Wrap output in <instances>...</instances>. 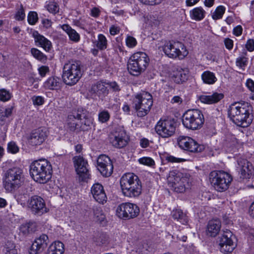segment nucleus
<instances>
[{"mask_svg": "<svg viewBox=\"0 0 254 254\" xmlns=\"http://www.w3.org/2000/svg\"><path fill=\"white\" fill-rule=\"evenodd\" d=\"M252 106L247 102H237L231 104L228 111L230 119L238 126L248 127L252 122Z\"/></svg>", "mask_w": 254, "mask_h": 254, "instance_id": "1", "label": "nucleus"}, {"mask_svg": "<svg viewBox=\"0 0 254 254\" xmlns=\"http://www.w3.org/2000/svg\"><path fill=\"white\" fill-rule=\"evenodd\" d=\"M120 187L123 195L129 198H137L142 193L141 182L134 173L123 175L120 179Z\"/></svg>", "mask_w": 254, "mask_h": 254, "instance_id": "2", "label": "nucleus"}, {"mask_svg": "<svg viewBox=\"0 0 254 254\" xmlns=\"http://www.w3.org/2000/svg\"><path fill=\"white\" fill-rule=\"evenodd\" d=\"M52 167L45 159L33 162L30 166V174L34 181L40 184H45L51 178Z\"/></svg>", "mask_w": 254, "mask_h": 254, "instance_id": "3", "label": "nucleus"}, {"mask_svg": "<svg viewBox=\"0 0 254 254\" xmlns=\"http://www.w3.org/2000/svg\"><path fill=\"white\" fill-rule=\"evenodd\" d=\"M167 180L169 186L177 192L183 193L190 186V175L185 172L176 170L170 171Z\"/></svg>", "mask_w": 254, "mask_h": 254, "instance_id": "4", "label": "nucleus"}, {"mask_svg": "<svg viewBox=\"0 0 254 254\" xmlns=\"http://www.w3.org/2000/svg\"><path fill=\"white\" fill-rule=\"evenodd\" d=\"M23 182V172L18 167L8 169L4 172L2 177L3 187L9 192L19 188Z\"/></svg>", "mask_w": 254, "mask_h": 254, "instance_id": "5", "label": "nucleus"}, {"mask_svg": "<svg viewBox=\"0 0 254 254\" xmlns=\"http://www.w3.org/2000/svg\"><path fill=\"white\" fill-rule=\"evenodd\" d=\"M149 63V57L145 53L136 52L132 54L129 58L127 64V68L130 74L137 76L146 70Z\"/></svg>", "mask_w": 254, "mask_h": 254, "instance_id": "6", "label": "nucleus"}, {"mask_svg": "<svg viewBox=\"0 0 254 254\" xmlns=\"http://www.w3.org/2000/svg\"><path fill=\"white\" fill-rule=\"evenodd\" d=\"M81 64L77 62H68L63 67V79L68 85L75 84L82 76Z\"/></svg>", "mask_w": 254, "mask_h": 254, "instance_id": "7", "label": "nucleus"}, {"mask_svg": "<svg viewBox=\"0 0 254 254\" xmlns=\"http://www.w3.org/2000/svg\"><path fill=\"white\" fill-rule=\"evenodd\" d=\"M133 104L138 117L146 116L153 105L152 95L148 92L142 91L135 95Z\"/></svg>", "mask_w": 254, "mask_h": 254, "instance_id": "8", "label": "nucleus"}, {"mask_svg": "<svg viewBox=\"0 0 254 254\" xmlns=\"http://www.w3.org/2000/svg\"><path fill=\"white\" fill-rule=\"evenodd\" d=\"M204 122V118L202 112L197 109L187 111L182 117V123L184 126L192 130L199 129Z\"/></svg>", "mask_w": 254, "mask_h": 254, "instance_id": "9", "label": "nucleus"}, {"mask_svg": "<svg viewBox=\"0 0 254 254\" xmlns=\"http://www.w3.org/2000/svg\"><path fill=\"white\" fill-rule=\"evenodd\" d=\"M209 179L214 189L220 192L227 190L233 180L230 174L223 171L211 172Z\"/></svg>", "mask_w": 254, "mask_h": 254, "instance_id": "10", "label": "nucleus"}, {"mask_svg": "<svg viewBox=\"0 0 254 254\" xmlns=\"http://www.w3.org/2000/svg\"><path fill=\"white\" fill-rule=\"evenodd\" d=\"M163 51L168 57L180 60L184 59L189 54L186 47L180 42L165 43L163 47Z\"/></svg>", "mask_w": 254, "mask_h": 254, "instance_id": "11", "label": "nucleus"}, {"mask_svg": "<svg viewBox=\"0 0 254 254\" xmlns=\"http://www.w3.org/2000/svg\"><path fill=\"white\" fill-rule=\"evenodd\" d=\"M139 212V207L136 204L131 202L122 203L118 206L116 209L118 216L125 220L136 218Z\"/></svg>", "mask_w": 254, "mask_h": 254, "instance_id": "12", "label": "nucleus"}, {"mask_svg": "<svg viewBox=\"0 0 254 254\" xmlns=\"http://www.w3.org/2000/svg\"><path fill=\"white\" fill-rule=\"evenodd\" d=\"M176 127L174 121L170 119L162 118L155 126L157 133L163 138L172 136L175 132Z\"/></svg>", "mask_w": 254, "mask_h": 254, "instance_id": "13", "label": "nucleus"}, {"mask_svg": "<svg viewBox=\"0 0 254 254\" xmlns=\"http://www.w3.org/2000/svg\"><path fill=\"white\" fill-rule=\"evenodd\" d=\"M178 144L182 149L191 153L201 152L204 149L203 145L187 136H180L177 139Z\"/></svg>", "mask_w": 254, "mask_h": 254, "instance_id": "14", "label": "nucleus"}, {"mask_svg": "<svg viewBox=\"0 0 254 254\" xmlns=\"http://www.w3.org/2000/svg\"><path fill=\"white\" fill-rule=\"evenodd\" d=\"M234 238V236L230 230L227 229L224 231L221 236L219 237L220 251L224 254L231 253L235 248Z\"/></svg>", "mask_w": 254, "mask_h": 254, "instance_id": "15", "label": "nucleus"}, {"mask_svg": "<svg viewBox=\"0 0 254 254\" xmlns=\"http://www.w3.org/2000/svg\"><path fill=\"white\" fill-rule=\"evenodd\" d=\"M236 168L241 179H249L254 175V167L252 164L246 159H238Z\"/></svg>", "mask_w": 254, "mask_h": 254, "instance_id": "16", "label": "nucleus"}, {"mask_svg": "<svg viewBox=\"0 0 254 254\" xmlns=\"http://www.w3.org/2000/svg\"><path fill=\"white\" fill-rule=\"evenodd\" d=\"M73 162L77 174L79 176V180L85 181L89 178L88 164L82 156H75L73 158Z\"/></svg>", "mask_w": 254, "mask_h": 254, "instance_id": "17", "label": "nucleus"}, {"mask_svg": "<svg viewBox=\"0 0 254 254\" xmlns=\"http://www.w3.org/2000/svg\"><path fill=\"white\" fill-rule=\"evenodd\" d=\"M28 208L35 214H42L48 212L44 200L40 196L34 195L27 201Z\"/></svg>", "mask_w": 254, "mask_h": 254, "instance_id": "18", "label": "nucleus"}, {"mask_svg": "<svg viewBox=\"0 0 254 254\" xmlns=\"http://www.w3.org/2000/svg\"><path fill=\"white\" fill-rule=\"evenodd\" d=\"M97 169L105 177L110 176L113 171V165L109 157L105 155L99 156L97 161Z\"/></svg>", "mask_w": 254, "mask_h": 254, "instance_id": "19", "label": "nucleus"}, {"mask_svg": "<svg viewBox=\"0 0 254 254\" xmlns=\"http://www.w3.org/2000/svg\"><path fill=\"white\" fill-rule=\"evenodd\" d=\"M47 134L45 129L38 128L33 130L28 138V142L32 146L41 145L47 138Z\"/></svg>", "mask_w": 254, "mask_h": 254, "instance_id": "20", "label": "nucleus"}, {"mask_svg": "<svg viewBox=\"0 0 254 254\" xmlns=\"http://www.w3.org/2000/svg\"><path fill=\"white\" fill-rule=\"evenodd\" d=\"M48 237L42 234L35 239L30 249V254H37L42 252L48 244Z\"/></svg>", "mask_w": 254, "mask_h": 254, "instance_id": "21", "label": "nucleus"}, {"mask_svg": "<svg viewBox=\"0 0 254 254\" xmlns=\"http://www.w3.org/2000/svg\"><path fill=\"white\" fill-rule=\"evenodd\" d=\"M80 119H81V115L79 114V110L72 112L68 115L65 127L70 131H79Z\"/></svg>", "mask_w": 254, "mask_h": 254, "instance_id": "22", "label": "nucleus"}, {"mask_svg": "<svg viewBox=\"0 0 254 254\" xmlns=\"http://www.w3.org/2000/svg\"><path fill=\"white\" fill-rule=\"evenodd\" d=\"M91 193L95 201L101 204L107 201V197L103 186L99 183L94 184L91 188Z\"/></svg>", "mask_w": 254, "mask_h": 254, "instance_id": "23", "label": "nucleus"}, {"mask_svg": "<svg viewBox=\"0 0 254 254\" xmlns=\"http://www.w3.org/2000/svg\"><path fill=\"white\" fill-rule=\"evenodd\" d=\"M110 141L114 147L120 148L124 147L127 143V136L123 131L111 134Z\"/></svg>", "mask_w": 254, "mask_h": 254, "instance_id": "24", "label": "nucleus"}, {"mask_svg": "<svg viewBox=\"0 0 254 254\" xmlns=\"http://www.w3.org/2000/svg\"><path fill=\"white\" fill-rule=\"evenodd\" d=\"M32 35L36 46L42 47L47 52L51 49L52 47L51 42L39 33L37 31H33Z\"/></svg>", "mask_w": 254, "mask_h": 254, "instance_id": "25", "label": "nucleus"}, {"mask_svg": "<svg viewBox=\"0 0 254 254\" xmlns=\"http://www.w3.org/2000/svg\"><path fill=\"white\" fill-rule=\"evenodd\" d=\"M81 119L79 121V131L88 130L93 124L94 119L86 111L79 110Z\"/></svg>", "mask_w": 254, "mask_h": 254, "instance_id": "26", "label": "nucleus"}, {"mask_svg": "<svg viewBox=\"0 0 254 254\" xmlns=\"http://www.w3.org/2000/svg\"><path fill=\"white\" fill-rule=\"evenodd\" d=\"M188 71L182 68H177L174 70L171 74V79L175 83H182L188 80Z\"/></svg>", "mask_w": 254, "mask_h": 254, "instance_id": "27", "label": "nucleus"}, {"mask_svg": "<svg viewBox=\"0 0 254 254\" xmlns=\"http://www.w3.org/2000/svg\"><path fill=\"white\" fill-rule=\"evenodd\" d=\"M221 227V223L218 219H212L208 222L206 233L207 235L215 237L219 233Z\"/></svg>", "mask_w": 254, "mask_h": 254, "instance_id": "28", "label": "nucleus"}, {"mask_svg": "<svg viewBox=\"0 0 254 254\" xmlns=\"http://www.w3.org/2000/svg\"><path fill=\"white\" fill-rule=\"evenodd\" d=\"M62 81L60 78L56 76L49 77L44 83L43 86L48 90H58L62 86Z\"/></svg>", "mask_w": 254, "mask_h": 254, "instance_id": "29", "label": "nucleus"}, {"mask_svg": "<svg viewBox=\"0 0 254 254\" xmlns=\"http://www.w3.org/2000/svg\"><path fill=\"white\" fill-rule=\"evenodd\" d=\"M223 97L222 94L215 92L212 95H202L199 96V99L202 103L212 104L219 102Z\"/></svg>", "mask_w": 254, "mask_h": 254, "instance_id": "30", "label": "nucleus"}, {"mask_svg": "<svg viewBox=\"0 0 254 254\" xmlns=\"http://www.w3.org/2000/svg\"><path fill=\"white\" fill-rule=\"evenodd\" d=\"M108 91L105 83L100 81L93 84L90 89L91 93L96 94L98 96L107 94Z\"/></svg>", "mask_w": 254, "mask_h": 254, "instance_id": "31", "label": "nucleus"}, {"mask_svg": "<svg viewBox=\"0 0 254 254\" xmlns=\"http://www.w3.org/2000/svg\"><path fill=\"white\" fill-rule=\"evenodd\" d=\"M61 28L68 35L69 39L74 42L79 41L80 35L68 24H63L61 26Z\"/></svg>", "mask_w": 254, "mask_h": 254, "instance_id": "32", "label": "nucleus"}, {"mask_svg": "<svg viewBox=\"0 0 254 254\" xmlns=\"http://www.w3.org/2000/svg\"><path fill=\"white\" fill-rule=\"evenodd\" d=\"M64 252V244L60 241H56L48 248L47 254H63Z\"/></svg>", "mask_w": 254, "mask_h": 254, "instance_id": "33", "label": "nucleus"}, {"mask_svg": "<svg viewBox=\"0 0 254 254\" xmlns=\"http://www.w3.org/2000/svg\"><path fill=\"white\" fill-rule=\"evenodd\" d=\"M203 83L208 85H213L217 80L215 74L209 70L203 71L201 75Z\"/></svg>", "mask_w": 254, "mask_h": 254, "instance_id": "34", "label": "nucleus"}, {"mask_svg": "<svg viewBox=\"0 0 254 254\" xmlns=\"http://www.w3.org/2000/svg\"><path fill=\"white\" fill-rule=\"evenodd\" d=\"M205 14V11L201 6L195 7L190 12V18L195 21L202 20L204 18Z\"/></svg>", "mask_w": 254, "mask_h": 254, "instance_id": "35", "label": "nucleus"}, {"mask_svg": "<svg viewBox=\"0 0 254 254\" xmlns=\"http://www.w3.org/2000/svg\"><path fill=\"white\" fill-rule=\"evenodd\" d=\"M19 229L20 233L27 235L35 230L36 224L33 222H26L20 226Z\"/></svg>", "mask_w": 254, "mask_h": 254, "instance_id": "36", "label": "nucleus"}, {"mask_svg": "<svg viewBox=\"0 0 254 254\" xmlns=\"http://www.w3.org/2000/svg\"><path fill=\"white\" fill-rule=\"evenodd\" d=\"M172 216L174 219L177 220L183 224H186L188 219L186 214L180 209H175L172 211Z\"/></svg>", "mask_w": 254, "mask_h": 254, "instance_id": "37", "label": "nucleus"}, {"mask_svg": "<svg viewBox=\"0 0 254 254\" xmlns=\"http://www.w3.org/2000/svg\"><path fill=\"white\" fill-rule=\"evenodd\" d=\"M94 44L99 50H104L107 47V40L104 35L100 34L98 35V39Z\"/></svg>", "mask_w": 254, "mask_h": 254, "instance_id": "38", "label": "nucleus"}, {"mask_svg": "<svg viewBox=\"0 0 254 254\" xmlns=\"http://www.w3.org/2000/svg\"><path fill=\"white\" fill-rule=\"evenodd\" d=\"M31 54L35 59L42 62L45 63L47 60V56L36 48H32Z\"/></svg>", "mask_w": 254, "mask_h": 254, "instance_id": "39", "label": "nucleus"}, {"mask_svg": "<svg viewBox=\"0 0 254 254\" xmlns=\"http://www.w3.org/2000/svg\"><path fill=\"white\" fill-rule=\"evenodd\" d=\"M110 118V114L108 111L106 110H100L98 115V121L102 123H106L109 121Z\"/></svg>", "mask_w": 254, "mask_h": 254, "instance_id": "40", "label": "nucleus"}, {"mask_svg": "<svg viewBox=\"0 0 254 254\" xmlns=\"http://www.w3.org/2000/svg\"><path fill=\"white\" fill-rule=\"evenodd\" d=\"M3 251L4 254H17V251L15 249V246L11 242H7L5 244Z\"/></svg>", "mask_w": 254, "mask_h": 254, "instance_id": "41", "label": "nucleus"}, {"mask_svg": "<svg viewBox=\"0 0 254 254\" xmlns=\"http://www.w3.org/2000/svg\"><path fill=\"white\" fill-rule=\"evenodd\" d=\"M225 11V7L224 6H218L212 14V17L214 20L221 19Z\"/></svg>", "mask_w": 254, "mask_h": 254, "instance_id": "42", "label": "nucleus"}, {"mask_svg": "<svg viewBox=\"0 0 254 254\" xmlns=\"http://www.w3.org/2000/svg\"><path fill=\"white\" fill-rule=\"evenodd\" d=\"M248 62V58L245 56H241L236 59V63L237 66L244 70L247 65Z\"/></svg>", "mask_w": 254, "mask_h": 254, "instance_id": "43", "label": "nucleus"}, {"mask_svg": "<svg viewBox=\"0 0 254 254\" xmlns=\"http://www.w3.org/2000/svg\"><path fill=\"white\" fill-rule=\"evenodd\" d=\"M11 93L7 90L2 88L0 89V100L2 102H6L11 98Z\"/></svg>", "mask_w": 254, "mask_h": 254, "instance_id": "44", "label": "nucleus"}, {"mask_svg": "<svg viewBox=\"0 0 254 254\" xmlns=\"http://www.w3.org/2000/svg\"><path fill=\"white\" fill-rule=\"evenodd\" d=\"M163 157L168 162L171 163H180L186 161L185 159L175 157L169 154H164Z\"/></svg>", "mask_w": 254, "mask_h": 254, "instance_id": "45", "label": "nucleus"}, {"mask_svg": "<svg viewBox=\"0 0 254 254\" xmlns=\"http://www.w3.org/2000/svg\"><path fill=\"white\" fill-rule=\"evenodd\" d=\"M46 7L47 10L52 13L56 14L59 11V6L55 1H50Z\"/></svg>", "mask_w": 254, "mask_h": 254, "instance_id": "46", "label": "nucleus"}, {"mask_svg": "<svg viewBox=\"0 0 254 254\" xmlns=\"http://www.w3.org/2000/svg\"><path fill=\"white\" fill-rule=\"evenodd\" d=\"M27 20L29 24L34 25L38 20L37 13L35 11H30L28 14Z\"/></svg>", "mask_w": 254, "mask_h": 254, "instance_id": "47", "label": "nucleus"}, {"mask_svg": "<svg viewBox=\"0 0 254 254\" xmlns=\"http://www.w3.org/2000/svg\"><path fill=\"white\" fill-rule=\"evenodd\" d=\"M15 19L18 21H21L24 19L25 17V14L24 9L22 4H20V7L16 11L15 16Z\"/></svg>", "mask_w": 254, "mask_h": 254, "instance_id": "48", "label": "nucleus"}, {"mask_svg": "<svg viewBox=\"0 0 254 254\" xmlns=\"http://www.w3.org/2000/svg\"><path fill=\"white\" fill-rule=\"evenodd\" d=\"M140 164L147 165L148 166H153L155 165L154 161L150 157H144L138 159Z\"/></svg>", "mask_w": 254, "mask_h": 254, "instance_id": "49", "label": "nucleus"}, {"mask_svg": "<svg viewBox=\"0 0 254 254\" xmlns=\"http://www.w3.org/2000/svg\"><path fill=\"white\" fill-rule=\"evenodd\" d=\"M126 46L129 48H133L136 46L137 41L135 38L132 36L127 35L126 39Z\"/></svg>", "mask_w": 254, "mask_h": 254, "instance_id": "50", "label": "nucleus"}, {"mask_svg": "<svg viewBox=\"0 0 254 254\" xmlns=\"http://www.w3.org/2000/svg\"><path fill=\"white\" fill-rule=\"evenodd\" d=\"M7 151L12 154H15L19 151V147L14 141H11L7 144Z\"/></svg>", "mask_w": 254, "mask_h": 254, "instance_id": "51", "label": "nucleus"}, {"mask_svg": "<svg viewBox=\"0 0 254 254\" xmlns=\"http://www.w3.org/2000/svg\"><path fill=\"white\" fill-rule=\"evenodd\" d=\"M94 214L96 221L99 222H103L105 219L104 214L102 213V211L100 209L97 208L96 210H95Z\"/></svg>", "mask_w": 254, "mask_h": 254, "instance_id": "52", "label": "nucleus"}, {"mask_svg": "<svg viewBox=\"0 0 254 254\" xmlns=\"http://www.w3.org/2000/svg\"><path fill=\"white\" fill-rule=\"evenodd\" d=\"M32 100L34 105L40 106L43 105L44 103V98L40 96H33L32 98Z\"/></svg>", "mask_w": 254, "mask_h": 254, "instance_id": "53", "label": "nucleus"}, {"mask_svg": "<svg viewBox=\"0 0 254 254\" xmlns=\"http://www.w3.org/2000/svg\"><path fill=\"white\" fill-rule=\"evenodd\" d=\"M141 3L145 5H154L160 3L163 0H138Z\"/></svg>", "mask_w": 254, "mask_h": 254, "instance_id": "54", "label": "nucleus"}, {"mask_svg": "<svg viewBox=\"0 0 254 254\" xmlns=\"http://www.w3.org/2000/svg\"><path fill=\"white\" fill-rule=\"evenodd\" d=\"M49 67L46 65H42L38 68L39 74L42 77H45L46 74L49 72Z\"/></svg>", "mask_w": 254, "mask_h": 254, "instance_id": "55", "label": "nucleus"}, {"mask_svg": "<svg viewBox=\"0 0 254 254\" xmlns=\"http://www.w3.org/2000/svg\"><path fill=\"white\" fill-rule=\"evenodd\" d=\"M246 48L249 52L254 51V40L253 39H249L246 44Z\"/></svg>", "mask_w": 254, "mask_h": 254, "instance_id": "56", "label": "nucleus"}, {"mask_svg": "<svg viewBox=\"0 0 254 254\" xmlns=\"http://www.w3.org/2000/svg\"><path fill=\"white\" fill-rule=\"evenodd\" d=\"M243 28L241 25L235 27L233 30V33L236 36H239L242 34Z\"/></svg>", "mask_w": 254, "mask_h": 254, "instance_id": "57", "label": "nucleus"}, {"mask_svg": "<svg viewBox=\"0 0 254 254\" xmlns=\"http://www.w3.org/2000/svg\"><path fill=\"white\" fill-rule=\"evenodd\" d=\"M224 44L226 48L228 50H231L233 47V41L229 38H226L224 40Z\"/></svg>", "mask_w": 254, "mask_h": 254, "instance_id": "58", "label": "nucleus"}, {"mask_svg": "<svg viewBox=\"0 0 254 254\" xmlns=\"http://www.w3.org/2000/svg\"><path fill=\"white\" fill-rule=\"evenodd\" d=\"M100 12L101 11L100 9L98 8L95 7L91 9L90 15L93 17L96 18L99 17L100 14Z\"/></svg>", "mask_w": 254, "mask_h": 254, "instance_id": "59", "label": "nucleus"}, {"mask_svg": "<svg viewBox=\"0 0 254 254\" xmlns=\"http://www.w3.org/2000/svg\"><path fill=\"white\" fill-rule=\"evenodd\" d=\"M120 28L119 27L112 25L110 28V33L112 35H115L120 32Z\"/></svg>", "mask_w": 254, "mask_h": 254, "instance_id": "60", "label": "nucleus"}, {"mask_svg": "<svg viewBox=\"0 0 254 254\" xmlns=\"http://www.w3.org/2000/svg\"><path fill=\"white\" fill-rule=\"evenodd\" d=\"M247 87L252 92H254V81L251 79H248L246 83Z\"/></svg>", "mask_w": 254, "mask_h": 254, "instance_id": "61", "label": "nucleus"}, {"mask_svg": "<svg viewBox=\"0 0 254 254\" xmlns=\"http://www.w3.org/2000/svg\"><path fill=\"white\" fill-rule=\"evenodd\" d=\"M140 145L142 148H146L149 145V141L145 138H141L140 140Z\"/></svg>", "mask_w": 254, "mask_h": 254, "instance_id": "62", "label": "nucleus"}, {"mask_svg": "<svg viewBox=\"0 0 254 254\" xmlns=\"http://www.w3.org/2000/svg\"><path fill=\"white\" fill-rule=\"evenodd\" d=\"M110 87L114 91H119L120 90V87L119 85L116 82H111L109 83Z\"/></svg>", "mask_w": 254, "mask_h": 254, "instance_id": "63", "label": "nucleus"}, {"mask_svg": "<svg viewBox=\"0 0 254 254\" xmlns=\"http://www.w3.org/2000/svg\"><path fill=\"white\" fill-rule=\"evenodd\" d=\"M42 23L45 28H49L52 26V22L48 19H45L43 20Z\"/></svg>", "mask_w": 254, "mask_h": 254, "instance_id": "64", "label": "nucleus"}]
</instances>
